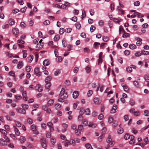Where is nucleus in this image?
<instances>
[{"instance_id":"nucleus-13","label":"nucleus","mask_w":149,"mask_h":149,"mask_svg":"<svg viewBox=\"0 0 149 149\" xmlns=\"http://www.w3.org/2000/svg\"><path fill=\"white\" fill-rule=\"evenodd\" d=\"M15 97L16 99V100H15V101L16 102H17L18 100H21L22 98L21 95H15Z\"/></svg>"},{"instance_id":"nucleus-44","label":"nucleus","mask_w":149,"mask_h":149,"mask_svg":"<svg viewBox=\"0 0 149 149\" xmlns=\"http://www.w3.org/2000/svg\"><path fill=\"white\" fill-rule=\"evenodd\" d=\"M70 20H71L72 21L76 22L77 21V17L76 16H74L72 18H71L70 19Z\"/></svg>"},{"instance_id":"nucleus-5","label":"nucleus","mask_w":149,"mask_h":149,"mask_svg":"<svg viewBox=\"0 0 149 149\" xmlns=\"http://www.w3.org/2000/svg\"><path fill=\"white\" fill-rule=\"evenodd\" d=\"M23 99L26 101L28 99L27 96V94L26 91H24L22 93Z\"/></svg>"},{"instance_id":"nucleus-53","label":"nucleus","mask_w":149,"mask_h":149,"mask_svg":"<svg viewBox=\"0 0 149 149\" xmlns=\"http://www.w3.org/2000/svg\"><path fill=\"white\" fill-rule=\"evenodd\" d=\"M144 79L145 81L147 82L149 81V76L148 74H146L144 77Z\"/></svg>"},{"instance_id":"nucleus-31","label":"nucleus","mask_w":149,"mask_h":149,"mask_svg":"<svg viewBox=\"0 0 149 149\" xmlns=\"http://www.w3.org/2000/svg\"><path fill=\"white\" fill-rule=\"evenodd\" d=\"M57 58L56 59V61L57 62H59L62 61V58L61 56H58L56 57Z\"/></svg>"},{"instance_id":"nucleus-57","label":"nucleus","mask_w":149,"mask_h":149,"mask_svg":"<svg viewBox=\"0 0 149 149\" xmlns=\"http://www.w3.org/2000/svg\"><path fill=\"white\" fill-rule=\"evenodd\" d=\"M46 137L47 138H50L51 137V134L49 132H47L46 134Z\"/></svg>"},{"instance_id":"nucleus-24","label":"nucleus","mask_w":149,"mask_h":149,"mask_svg":"<svg viewBox=\"0 0 149 149\" xmlns=\"http://www.w3.org/2000/svg\"><path fill=\"white\" fill-rule=\"evenodd\" d=\"M130 36V34L125 32L123 34L122 37L124 38H127L129 37Z\"/></svg>"},{"instance_id":"nucleus-26","label":"nucleus","mask_w":149,"mask_h":149,"mask_svg":"<svg viewBox=\"0 0 149 149\" xmlns=\"http://www.w3.org/2000/svg\"><path fill=\"white\" fill-rule=\"evenodd\" d=\"M124 131V130L123 128L120 127L118 130L117 133L119 134L122 133Z\"/></svg>"},{"instance_id":"nucleus-47","label":"nucleus","mask_w":149,"mask_h":149,"mask_svg":"<svg viewBox=\"0 0 149 149\" xmlns=\"http://www.w3.org/2000/svg\"><path fill=\"white\" fill-rule=\"evenodd\" d=\"M10 136L14 140H16L17 139V138L15 136V135L12 134H10Z\"/></svg>"},{"instance_id":"nucleus-37","label":"nucleus","mask_w":149,"mask_h":149,"mask_svg":"<svg viewBox=\"0 0 149 149\" xmlns=\"http://www.w3.org/2000/svg\"><path fill=\"white\" fill-rule=\"evenodd\" d=\"M60 38V36L58 35H56L54 38V40L55 41H58Z\"/></svg>"},{"instance_id":"nucleus-14","label":"nucleus","mask_w":149,"mask_h":149,"mask_svg":"<svg viewBox=\"0 0 149 149\" xmlns=\"http://www.w3.org/2000/svg\"><path fill=\"white\" fill-rule=\"evenodd\" d=\"M86 72L87 73H89L91 71V68L90 65H88L85 68Z\"/></svg>"},{"instance_id":"nucleus-59","label":"nucleus","mask_w":149,"mask_h":149,"mask_svg":"<svg viewBox=\"0 0 149 149\" xmlns=\"http://www.w3.org/2000/svg\"><path fill=\"white\" fill-rule=\"evenodd\" d=\"M79 68L78 67H76L74 68L73 70V72L75 73H77L79 70Z\"/></svg>"},{"instance_id":"nucleus-33","label":"nucleus","mask_w":149,"mask_h":149,"mask_svg":"<svg viewBox=\"0 0 149 149\" xmlns=\"http://www.w3.org/2000/svg\"><path fill=\"white\" fill-rule=\"evenodd\" d=\"M76 27L77 29H79L81 27V25L80 23L79 22H77L75 24Z\"/></svg>"},{"instance_id":"nucleus-6","label":"nucleus","mask_w":149,"mask_h":149,"mask_svg":"<svg viewBox=\"0 0 149 149\" xmlns=\"http://www.w3.org/2000/svg\"><path fill=\"white\" fill-rule=\"evenodd\" d=\"M13 128L14 129L15 134L17 136H19L20 133L18 129L15 126H13Z\"/></svg>"},{"instance_id":"nucleus-41","label":"nucleus","mask_w":149,"mask_h":149,"mask_svg":"<svg viewBox=\"0 0 149 149\" xmlns=\"http://www.w3.org/2000/svg\"><path fill=\"white\" fill-rule=\"evenodd\" d=\"M121 32H123L124 33L125 31L123 29V28L122 26H120L119 29V34H120Z\"/></svg>"},{"instance_id":"nucleus-4","label":"nucleus","mask_w":149,"mask_h":149,"mask_svg":"<svg viewBox=\"0 0 149 149\" xmlns=\"http://www.w3.org/2000/svg\"><path fill=\"white\" fill-rule=\"evenodd\" d=\"M0 144L2 146H6L7 144V141L3 139H0Z\"/></svg>"},{"instance_id":"nucleus-35","label":"nucleus","mask_w":149,"mask_h":149,"mask_svg":"<svg viewBox=\"0 0 149 149\" xmlns=\"http://www.w3.org/2000/svg\"><path fill=\"white\" fill-rule=\"evenodd\" d=\"M117 10H119L121 12V13L122 14H124V13H125L123 9H122L121 8H120L119 6H118L117 7Z\"/></svg>"},{"instance_id":"nucleus-28","label":"nucleus","mask_w":149,"mask_h":149,"mask_svg":"<svg viewBox=\"0 0 149 149\" xmlns=\"http://www.w3.org/2000/svg\"><path fill=\"white\" fill-rule=\"evenodd\" d=\"M54 102V100H49L47 103V105L49 106H50L52 105Z\"/></svg>"},{"instance_id":"nucleus-7","label":"nucleus","mask_w":149,"mask_h":149,"mask_svg":"<svg viewBox=\"0 0 149 149\" xmlns=\"http://www.w3.org/2000/svg\"><path fill=\"white\" fill-rule=\"evenodd\" d=\"M72 95L73 97L74 98H76L79 95L78 92L77 91H74Z\"/></svg>"},{"instance_id":"nucleus-22","label":"nucleus","mask_w":149,"mask_h":149,"mask_svg":"<svg viewBox=\"0 0 149 149\" xmlns=\"http://www.w3.org/2000/svg\"><path fill=\"white\" fill-rule=\"evenodd\" d=\"M9 23L10 25H13L15 23V22L14 20L12 19H10L9 20Z\"/></svg>"},{"instance_id":"nucleus-54","label":"nucleus","mask_w":149,"mask_h":149,"mask_svg":"<svg viewBox=\"0 0 149 149\" xmlns=\"http://www.w3.org/2000/svg\"><path fill=\"white\" fill-rule=\"evenodd\" d=\"M62 43L63 46V47H65L67 46V42L66 41L64 40H62Z\"/></svg>"},{"instance_id":"nucleus-2","label":"nucleus","mask_w":149,"mask_h":149,"mask_svg":"<svg viewBox=\"0 0 149 149\" xmlns=\"http://www.w3.org/2000/svg\"><path fill=\"white\" fill-rule=\"evenodd\" d=\"M24 63L22 61H19L17 65V68L18 69H21L23 66Z\"/></svg>"},{"instance_id":"nucleus-48","label":"nucleus","mask_w":149,"mask_h":149,"mask_svg":"<svg viewBox=\"0 0 149 149\" xmlns=\"http://www.w3.org/2000/svg\"><path fill=\"white\" fill-rule=\"evenodd\" d=\"M54 53L56 57H57L58 56V52L57 49H55L54 51Z\"/></svg>"},{"instance_id":"nucleus-23","label":"nucleus","mask_w":149,"mask_h":149,"mask_svg":"<svg viewBox=\"0 0 149 149\" xmlns=\"http://www.w3.org/2000/svg\"><path fill=\"white\" fill-rule=\"evenodd\" d=\"M100 44L99 42H95L93 44V47L97 49L99 45Z\"/></svg>"},{"instance_id":"nucleus-32","label":"nucleus","mask_w":149,"mask_h":149,"mask_svg":"<svg viewBox=\"0 0 149 149\" xmlns=\"http://www.w3.org/2000/svg\"><path fill=\"white\" fill-rule=\"evenodd\" d=\"M96 124L94 123H90L88 124V126L90 127H91L93 128H94L96 126Z\"/></svg>"},{"instance_id":"nucleus-58","label":"nucleus","mask_w":149,"mask_h":149,"mask_svg":"<svg viewBox=\"0 0 149 149\" xmlns=\"http://www.w3.org/2000/svg\"><path fill=\"white\" fill-rule=\"evenodd\" d=\"M112 139L111 138V136L110 135H109L108 138L107 139V143H109L110 141H112Z\"/></svg>"},{"instance_id":"nucleus-10","label":"nucleus","mask_w":149,"mask_h":149,"mask_svg":"<svg viewBox=\"0 0 149 149\" xmlns=\"http://www.w3.org/2000/svg\"><path fill=\"white\" fill-rule=\"evenodd\" d=\"M43 64L44 66H47L50 64V62L48 59H45L43 62Z\"/></svg>"},{"instance_id":"nucleus-36","label":"nucleus","mask_w":149,"mask_h":149,"mask_svg":"<svg viewBox=\"0 0 149 149\" xmlns=\"http://www.w3.org/2000/svg\"><path fill=\"white\" fill-rule=\"evenodd\" d=\"M104 138V135L103 134H102L98 137V140L100 142L102 141Z\"/></svg>"},{"instance_id":"nucleus-25","label":"nucleus","mask_w":149,"mask_h":149,"mask_svg":"<svg viewBox=\"0 0 149 149\" xmlns=\"http://www.w3.org/2000/svg\"><path fill=\"white\" fill-rule=\"evenodd\" d=\"M126 71L129 72H131L132 71V67L130 66V67H127L126 68Z\"/></svg>"},{"instance_id":"nucleus-63","label":"nucleus","mask_w":149,"mask_h":149,"mask_svg":"<svg viewBox=\"0 0 149 149\" xmlns=\"http://www.w3.org/2000/svg\"><path fill=\"white\" fill-rule=\"evenodd\" d=\"M81 133V131L80 130H79L78 129H77L75 131V133L77 135H79Z\"/></svg>"},{"instance_id":"nucleus-17","label":"nucleus","mask_w":149,"mask_h":149,"mask_svg":"<svg viewBox=\"0 0 149 149\" xmlns=\"http://www.w3.org/2000/svg\"><path fill=\"white\" fill-rule=\"evenodd\" d=\"M54 107L55 108L58 110H59L61 109V105L58 103L56 104Z\"/></svg>"},{"instance_id":"nucleus-62","label":"nucleus","mask_w":149,"mask_h":149,"mask_svg":"<svg viewBox=\"0 0 149 149\" xmlns=\"http://www.w3.org/2000/svg\"><path fill=\"white\" fill-rule=\"evenodd\" d=\"M50 23V21L48 20H45L43 22V24L45 25H49Z\"/></svg>"},{"instance_id":"nucleus-42","label":"nucleus","mask_w":149,"mask_h":149,"mask_svg":"<svg viewBox=\"0 0 149 149\" xmlns=\"http://www.w3.org/2000/svg\"><path fill=\"white\" fill-rule=\"evenodd\" d=\"M20 26L22 28H24L26 27V24L24 22H22L20 23Z\"/></svg>"},{"instance_id":"nucleus-8","label":"nucleus","mask_w":149,"mask_h":149,"mask_svg":"<svg viewBox=\"0 0 149 149\" xmlns=\"http://www.w3.org/2000/svg\"><path fill=\"white\" fill-rule=\"evenodd\" d=\"M121 86L123 87L124 90L127 92H128L129 91V89L128 87L125 85L124 84H122Z\"/></svg>"},{"instance_id":"nucleus-12","label":"nucleus","mask_w":149,"mask_h":149,"mask_svg":"<svg viewBox=\"0 0 149 149\" xmlns=\"http://www.w3.org/2000/svg\"><path fill=\"white\" fill-rule=\"evenodd\" d=\"M12 32L14 35H17L19 33L18 29L17 28H14L13 29Z\"/></svg>"},{"instance_id":"nucleus-38","label":"nucleus","mask_w":149,"mask_h":149,"mask_svg":"<svg viewBox=\"0 0 149 149\" xmlns=\"http://www.w3.org/2000/svg\"><path fill=\"white\" fill-rule=\"evenodd\" d=\"M46 83V84L45 85V87L46 88L48 89L51 86V84L50 82H48Z\"/></svg>"},{"instance_id":"nucleus-46","label":"nucleus","mask_w":149,"mask_h":149,"mask_svg":"<svg viewBox=\"0 0 149 149\" xmlns=\"http://www.w3.org/2000/svg\"><path fill=\"white\" fill-rule=\"evenodd\" d=\"M26 50H23L22 51L23 53V58H25L27 56V53L26 52Z\"/></svg>"},{"instance_id":"nucleus-3","label":"nucleus","mask_w":149,"mask_h":149,"mask_svg":"<svg viewBox=\"0 0 149 149\" xmlns=\"http://www.w3.org/2000/svg\"><path fill=\"white\" fill-rule=\"evenodd\" d=\"M34 73L37 76L39 77L41 75V73L39 72V69L38 68H35L34 71Z\"/></svg>"},{"instance_id":"nucleus-9","label":"nucleus","mask_w":149,"mask_h":149,"mask_svg":"<svg viewBox=\"0 0 149 149\" xmlns=\"http://www.w3.org/2000/svg\"><path fill=\"white\" fill-rule=\"evenodd\" d=\"M93 102L95 104H98L100 103V101L99 99L97 97H95L94 98Z\"/></svg>"},{"instance_id":"nucleus-11","label":"nucleus","mask_w":149,"mask_h":149,"mask_svg":"<svg viewBox=\"0 0 149 149\" xmlns=\"http://www.w3.org/2000/svg\"><path fill=\"white\" fill-rule=\"evenodd\" d=\"M122 20H123L119 17L113 18L114 22L118 24H119L120 22H122Z\"/></svg>"},{"instance_id":"nucleus-30","label":"nucleus","mask_w":149,"mask_h":149,"mask_svg":"<svg viewBox=\"0 0 149 149\" xmlns=\"http://www.w3.org/2000/svg\"><path fill=\"white\" fill-rule=\"evenodd\" d=\"M85 147L87 149H93L91 144L89 143H87L85 145Z\"/></svg>"},{"instance_id":"nucleus-56","label":"nucleus","mask_w":149,"mask_h":149,"mask_svg":"<svg viewBox=\"0 0 149 149\" xmlns=\"http://www.w3.org/2000/svg\"><path fill=\"white\" fill-rule=\"evenodd\" d=\"M130 104L131 106H133L135 104V102L134 100H130L129 101Z\"/></svg>"},{"instance_id":"nucleus-49","label":"nucleus","mask_w":149,"mask_h":149,"mask_svg":"<svg viewBox=\"0 0 149 149\" xmlns=\"http://www.w3.org/2000/svg\"><path fill=\"white\" fill-rule=\"evenodd\" d=\"M141 52L142 53V55H148L149 54V52L148 51L142 50L141 51Z\"/></svg>"},{"instance_id":"nucleus-43","label":"nucleus","mask_w":149,"mask_h":149,"mask_svg":"<svg viewBox=\"0 0 149 149\" xmlns=\"http://www.w3.org/2000/svg\"><path fill=\"white\" fill-rule=\"evenodd\" d=\"M133 84L134 85L137 87H139V82L136 81H133Z\"/></svg>"},{"instance_id":"nucleus-60","label":"nucleus","mask_w":149,"mask_h":149,"mask_svg":"<svg viewBox=\"0 0 149 149\" xmlns=\"http://www.w3.org/2000/svg\"><path fill=\"white\" fill-rule=\"evenodd\" d=\"M130 135L128 134H126L124 136V138L126 140L129 139Z\"/></svg>"},{"instance_id":"nucleus-52","label":"nucleus","mask_w":149,"mask_h":149,"mask_svg":"<svg viewBox=\"0 0 149 149\" xmlns=\"http://www.w3.org/2000/svg\"><path fill=\"white\" fill-rule=\"evenodd\" d=\"M102 38L104 42H107L109 40L108 37L107 36H104Z\"/></svg>"},{"instance_id":"nucleus-15","label":"nucleus","mask_w":149,"mask_h":149,"mask_svg":"<svg viewBox=\"0 0 149 149\" xmlns=\"http://www.w3.org/2000/svg\"><path fill=\"white\" fill-rule=\"evenodd\" d=\"M21 143H22L26 141V138L23 136H21L19 139Z\"/></svg>"},{"instance_id":"nucleus-16","label":"nucleus","mask_w":149,"mask_h":149,"mask_svg":"<svg viewBox=\"0 0 149 149\" xmlns=\"http://www.w3.org/2000/svg\"><path fill=\"white\" fill-rule=\"evenodd\" d=\"M43 46V43H38L37 46L36 47L37 48H38V49H40L41 48H42Z\"/></svg>"},{"instance_id":"nucleus-18","label":"nucleus","mask_w":149,"mask_h":149,"mask_svg":"<svg viewBox=\"0 0 149 149\" xmlns=\"http://www.w3.org/2000/svg\"><path fill=\"white\" fill-rule=\"evenodd\" d=\"M65 89L64 88H62L61 89V90L60 92V94H59V96L60 97H61L64 95V94L65 93Z\"/></svg>"},{"instance_id":"nucleus-39","label":"nucleus","mask_w":149,"mask_h":149,"mask_svg":"<svg viewBox=\"0 0 149 149\" xmlns=\"http://www.w3.org/2000/svg\"><path fill=\"white\" fill-rule=\"evenodd\" d=\"M93 91L91 90H89L88 92L87 95L88 97H90L93 94Z\"/></svg>"},{"instance_id":"nucleus-21","label":"nucleus","mask_w":149,"mask_h":149,"mask_svg":"<svg viewBox=\"0 0 149 149\" xmlns=\"http://www.w3.org/2000/svg\"><path fill=\"white\" fill-rule=\"evenodd\" d=\"M0 132L3 134L4 136H6L8 134L7 132L5 130L2 129H0Z\"/></svg>"},{"instance_id":"nucleus-29","label":"nucleus","mask_w":149,"mask_h":149,"mask_svg":"<svg viewBox=\"0 0 149 149\" xmlns=\"http://www.w3.org/2000/svg\"><path fill=\"white\" fill-rule=\"evenodd\" d=\"M51 142L52 145H54L56 142V140L54 137H52L51 138Z\"/></svg>"},{"instance_id":"nucleus-19","label":"nucleus","mask_w":149,"mask_h":149,"mask_svg":"<svg viewBox=\"0 0 149 149\" xmlns=\"http://www.w3.org/2000/svg\"><path fill=\"white\" fill-rule=\"evenodd\" d=\"M33 55H30L29 57L27 58L28 62L31 63L33 60Z\"/></svg>"},{"instance_id":"nucleus-61","label":"nucleus","mask_w":149,"mask_h":149,"mask_svg":"<svg viewBox=\"0 0 149 149\" xmlns=\"http://www.w3.org/2000/svg\"><path fill=\"white\" fill-rule=\"evenodd\" d=\"M31 70V68L30 66H28L26 67V70L27 72H29Z\"/></svg>"},{"instance_id":"nucleus-27","label":"nucleus","mask_w":149,"mask_h":149,"mask_svg":"<svg viewBox=\"0 0 149 149\" xmlns=\"http://www.w3.org/2000/svg\"><path fill=\"white\" fill-rule=\"evenodd\" d=\"M15 125L17 127H20L21 126L22 123L16 120H15Z\"/></svg>"},{"instance_id":"nucleus-50","label":"nucleus","mask_w":149,"mask_h":149,"mask_svg":"<svg viewBox=\"0 0 149 149\" xmlns=\"http://www.w3.org/2000/svg\"><path fill=\"white\" fill-rule=\"evenodd\" d=\"M113 118L112 117L110 116L109 117L108 121L109 123H111L113 121Z\"/></svg>"},{"instance_id":"nucleus-55","label":"nucleus","mask_w":149,"mask_h":149,"mask_svg":"<svg viewBox=\"0 0 149 149\" xmlns=\"http://www.w3.org/2000/svg\"><path fill=\"white\" fill-rule=\"evenodd\" d=\"M85 113L86 115H89L90 113V111L89 109H87L85 111Z\"/></svg>"},{"instance_id":"nucleus-45","label":"nucleus","mask_w":149,"mask_h":149,"mask_svg":"<svg viewBox=\"0 0 149 149\" xmlns=\"http://www.w3.org/2000/svg\"><path fill=\"white\" fill-rule=\"evenodd\" d=\"M72 30V29L71 28H66L65 29V32L67 33H70Z\"/></svg>"},{"instance_id":"nucleus-1","label":"nucleus","mask_w":149,"mask_h":149,"mask_svg":"<svg viewBox=\"0 0 149 149\" xmlns=\"http://www.w3.org/2000/svg\"><path fill=\"white\" fill-rule=\"evenodd\" d=\"M40 141L42 143V146L45 149L47 147V141L46 139L45 138H42L40 139Z\"/></svg>"},{"instance_id":"nucleus-64","label":"nucleus","mask_w":149,"mask_h":149,"mask_svg":"<svg viewBox=\"0 0 149 149\" xmlns=\"http://www.w3.org/2000/svg\"><path fill=\"white\" fill-rule=\"evenodd\" d=\"M70 143L72 145H75V141L73 139L71 140L70 141Z\"/></svg>"},{"instance_id":"nucleus-20","label":"nucleus","mask_w":149,"mask_h":149,"mask_svg":"<svg viewBox=\"0 0 149 149\" xmlns=\"http://www.w3.org/2000/svg\"><path fill=\"white\" fill-rule=\"evenodd\" d=\"M52 77L50 76H48L45 79V81L46 83L50 82L49 81L51 80Z\"/></svg>"},{"instance_id":"nucleus-40","label":"nucleus","mask_w":149,"mask_h":149,"mask_svg":"<svg viewBox=\"0 0 149 149\" xmlns=\"http://www.w3.org/2000/svg\"><path fill=\"white\" fill-rule=\"evenodd\" d=\"M22 107L24 109H27L29 108V106L26 104H23L21 105Z\"/></svg>"},{"instance_id":"nucleus-51","label":"nucleus","mask_w":149,"mask_h":149,"mask_svg":"<svg viewBox=\"0 0 149 149\" xmlns=\"http://www.w3.org/2000/svg\"><path fill=\"white\" fill-rule=\"evenodd\" d=\"M142 55V53L141 51V52H137L135 53V55L136 56H139Z\"/></svg>"},{"instance_id":"nucleus-34","label":"nucleus","mask_w":149,"mask_h":149,"mask_svg":"<svg viewBox=\"0 0 149 149\" xmlns=\"http://www.w3.org/2000/svg\"><path fill=\"white\" fill-rule=\"evenodd\" d=\"M129 47L130 49H133L136 48V45L134 44H132L130 45H129Z\"/></svg>"}]
</instances>
